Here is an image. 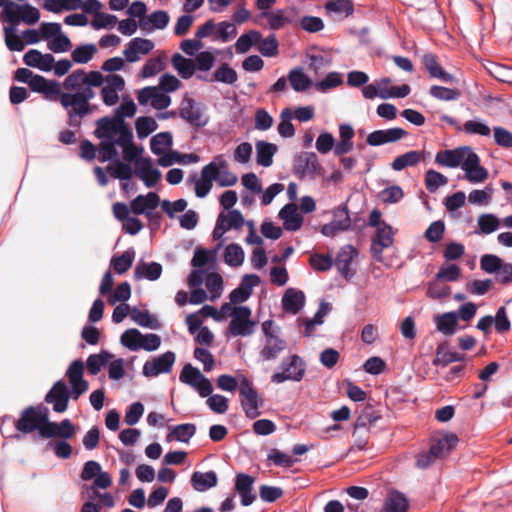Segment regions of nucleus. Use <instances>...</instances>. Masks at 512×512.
Wrapping results in <instances>:
<instances>
[{
	"mask_svg": "<svg viewBox=\"0 0 512 512\" xmlns=\"http://www.w3.org/2000/svg\"><path fill=\"white\" fill-rule=\"evenodd\" d=\"M73 72L81 73L80 78L84 84L80 85V90H75L74 93H82V102L77 105H72L64 108L67 113V123L72 128L79 129L82 125V120L90 115L94 106L90 103L95 97L94 88L101 87V98L106 106H113L119 101V92L125 87L124 78L118 74H109L103 76L99 71L92 70L86 72L84 69H76ZM73 94V92H71Z\"/></svg>",
	"mask_w": 512,
	"mask_h": 512,
	"instance_id": "nucleus-1",
	"label": "nucleus"
},
{
	"mask_svg": "<svg viewBox=\"0 0 512 512\" xmlns=\"http://www.w3.org/2000/svg\"><path fill=\"white\" fill-rule=\"evenodd\" d=\"M80 76L81 73L72 72L61 83L57 80L46 79L42 75L34 74L28 68H18L15 71L14 79L27 84L31 91L41 94L46 101L58 102L64 109L82 102V93H70L80 90V85L84 84Z\"/></svg>",
	"mask_w": 512,
	"mask_h": 512,
	"instance_id": "nucleus-2",
	"label": "nucleus"
},
{
	"mask_svg": "<svg viewBox=\"0 0 512 512\" xmlns=\"http://www.w3.org/2000/svg\"><path fill=\"white\" fill-rule=\"evenodd\" d=\"M95 137L100 140H115L117 144L128 143L129 137H133L131 128L125 120L104 116L97 120Z\"/></svg>",
	"mask_w": 512,
	"mask_h": 512,
	"instance_id": "nucleus-3",
	"label": "nucleus"
},
{
	"mask_svg": "<svg viewBox=\"0 0 512 512\" xmlns=\"http://www.w3.org/2000/svg\"><path fill=\"white\" fill-rule=\"evenodd\" d=\"M306 363L296 355H289L281 361L277 371L271 376V382L281 384L286 381L300 382L306 373Z\"/></svg>",
	"mask_w": 512,
	"mask_h": 512,
	"instance_id": "nucleus-4",
	"label": "nucleus"
},
{
	"mask_svg": "<svg viewBox=\"0 0 512 512\" xmlns=\"http://www.w3.org/2000/svg\"><path fill=\"white\" fill-rule=\"evenodd\" d=\"M239 395L245 416L248 419L257 418L260 415L259 408L263 405V400L246 376H242L240 379Z\"/></svg>",
	"mask_w": 512,
	"mask_h": 512,
	"instance_id": "nucleus-5",
	"label": "nucleus"
},
{
	"mask_svg": "<svg viewBox=\"0 0 512 512\" xmlns=\"http://www.w3.org/2000/svg\"><path fill=\"white\" fill-rule=\"evenodd\" d=\"M252 311L248 306H237L232 309L228 329L233 336L247 337L254 333L256 322L251 320Z\"/></svg>",
	"mask_w": 512,
	"mask_h": 512,
	"instance_id": "nucleus-6",
	"label": "nucleus"
},
{
	"mask_svg": "<svg viewBox=\"0 0 512 512\" xmlns=\"http://www.w3.org/2000/svg\"><path fill=\"white\" fill-rule=\"evenodd\" d=\"M179 380L192 387L202 398L209 396L213 392L212 382L198 368L191 364H186L183 367Z\"/></svg>",
	"mask_w": 512,
	"mask_h": 512,
	"instance_id": "nucleus-7",
	"label": "nucleus"
},
{
	"mask_svg": "<svg viewBox=\"0 0 512 512\" xmlns=\"http://www.w3.org/2000/svg\"><path fill=\"white\" fill-rule=\"evenodd\" d=\"M44 413H48V408L42 404L26 407L15 422L16 430L24 434L39 431Z\"/></svg>",
	"mask_w": 512,
	"mask_h": 512,
	"instance_id": "nucleus-8",
	"label": "nucleus"
},
{
	"mask_svg": "<svg viewBox=\"0 0 512 512\" xmlns=\"http://www.w3.org/2000/svg\"><path fill=\"white\" fill-rule=\"evenodd\" d=\"M297 11L294 7H285L282 9H276L274 11L261 12L256 22L260 23L261 18H267L268 27L273 30H280L286 25L294 24L296 22Z\"/></svg>",
	"mask_w": 512,
	"mask_h": 512,
	"instance_id": "nucleus-9",
	"label": "nucleus"
},
{
	"mask_svg": "<svg viewBox=\"0 0 512 512\" xmlns=\"http://www.w3.org/2000/svg\"><path fill=\"white\" fill-rule=\"evenodd\" d=\"M176 355L172 351H167L161 355L147 360L142 368V374L145 377H157L161 374L169 373L175 363Z\"/></svg>",
	"mask_w": 512,
	"mask_h": 512,
	"instance_id": "nucleus-10",
	"label": "nucleus"
},
{
	"mask_svg": "<svg viewBox=\"0 0 512 512\" xmlns=\"http://www.w3.org/2000/svg\"><path fill=\"white\" fill-rule=\"evenodd\" d=\"M84 363L82 360H74L66 371V376L71 385L72 399L77 400L89 389V383L83 378Z\"/></svg>",
	"mask_w": 512,
	"mask_h": 512,
	"instance_id": "nucleus-11",
	"label": "nucleus"
},
{
	"mask_svg": "<svg viewBox=\"0 0 512 512\" xmlns=\"http://www.w3.org/2000/svg\"><path fill=\"white\" fill-rule=\"evenodd\" d=\"M72 398L71 390L63 380L56 381L45 395V402L53 405V411L63 413L68 408L69 399Z\"/></svg>",
	"mask_w": 512,
	"mask_h": 512,
	"instance_id": "nucleus-12",
	"label": "nucleus"
},
{
	"mask_svg": "<svg viewBox=\"0 0 512 512\" xmlns=\"http://www.w3.org/2000/svg\"><path fill=\"white\" fill-rule=\"evenodd\" d=\"M180 117L191 126L200 128L207 124L204 118L203 105L193 98H184L179 108Z\"/></svg>",
	"mask_w": 512,
	"mask_h": 512,
	"instance_id": "nucleus-13",
	"label": "nucleus"
},
{
	"mask_svg": "<svg viewBox=\"0 0 512 512\" xmlns=\"http://www.w3.org/2000/svg\"><path fill=\"white\" fill-rule=\"evenodd\" d=\"M464 170V178L470 183H481L488 177V171L480 165L479 156L472 150L468 151V155L461 165Z\"/></svg>",
	"mask_w": 512,
	"mask_h": 512,
	"instance_id": "nucleus-14",
	"label": "nucleus"
},
{
	"mask_svg": "<svg viewBox=\"0 0 512 512\" xmlns=\"http://www.w3.org/2000/svg\"><path fill=\"white\" fill-rule=\"evenodd\" d=\"M392 227L384 224L377 228L376 234L371 240V255L377 261H382V254L384 249L389 248L394 243Z\"/></svg>",
	"mask_w": 512,
	"mask_h": 512,
	"instance_id": "nucleus-15",
	"label": "nucleus"
},
{
	"mask_svg": "<svg viewBox=\"0 0 512 512\" xmlns=\"http://www.w3.org/2000/svg\"><path fill=\"white\" fill-rule=\"evenodd\" d=\"M319 162L316 153L301 152L294 158L293 173L299 177L314 176L319 169Z\"/></svg>",
	"mask_w": 512,
	"mask_h": 512,
	"instance_id": "nucleus-16",
	"label": "nucleus"
},
{
	"mask_svg": "<svg viewBox=\"0 0 512 512\" xmlns=\"http://www.w3.org/2000/svg\"><path fill=\"white\" fill-rule=\"evenodd\" d=\"M357 254L358 251L352 245L343 246L337 253L334 264L346 280H350L356 273L352 268V263Z\"/></svg>",
	"mask_w": 512,
	"mask_h": 512,
	"instance_id": "nucleus-17",
	"label": "nucleus"
},
{
	"mask_svg": "<svg viewBox=\"0 0 512 512\" xmlns=\"http://www.w3.org/2000/svg\"><path fill=\"white\" fill-rule=\"evenodd\" d=\"M135 174L148 188L155 186L161 178L160 170L153 166L150 157L136 161Z\"/></svg>",
	"mask_w": 512,
	"mask_h": 512,
	"instance_id": "nucleus-18",
	"label": "nucleus"
},
{
	"mask_svg": "<svg viewBox=\"0 0 512 512\" xmlns=\"http://www.w3.org/2000/svg\"><path fill=\"white\" fill-rule=\"evenodd\" d=\"M406 135L407 132L400 127L375 130L367 136L366 142L370 146H380L387 143L396 142Z\"/></svg>",
	"mask_w": 512,
	"mask_h": 512,
	"instance_id": "nucleus-19",
	"label": "nucleus"
},
{
	"mask_svg": "<svg viewBox=\"0 0 512 512\" xmlns=\"http://www.w3.org/2000/svg\"><path fill=\"white\" fill-rule=\"evenodd\" d=\"M159 196L155 192H149L146 195H138L130 204L131 210L135 215L144 214L151 218L153 210L159 205Z\"/></svg>",
	"mask_w": 512,
	"mask_h": 512,
	"instance_id": "nucleus-20",
	"label": "nucleus"
},
{
	"mask_svg": "<svg viewBox=\"0 0 512 512\" xmlns=\"http://www.w3.org/2000/svg\"><path fill=\"white\" fill-rule=\"evenodd\" d=\"M470 150L469 147L441 150L436 154L435 162L445 167L456 168L462 165Z\"/></svg>",
	"mask_w": 512,
	"mask_h": 512,
	"instance_id": "nucleus-21",
	"label": "nucleus"
},
{
	"mask_svg": "<svg viewBox=\"0 0 512 512\" xmlns=\"http://www.w3.org/2000/svg\"><path fill=\"white\" fill-rule=\"evenodd\" d=\"M153 48L152 40L136 37L129 41L123 53L127 62L134 63L140 59V54L147 55Z\"/></svg>",
	"mask_w": 512,
	"mask_h": 512,
	"instance_id": "nucleus-22",
	"label": "nucleus"
},
{
	"mask_svg": "<svg viewBox=\"0 0 512 512\" xmlns=\"http://www.w3.org/2000/svg\"><path fill=\"white\" fill-rule=\"evenodd\" d=\"M254 478L245 473H238L235 480V490L240 496L241 505L250 506L256 499L253 491Z\"/></svg>",
	"mask_w": 512,
	"mask_h": 512,
	"instance_id": "nucleus-23",
	"label": "nucleus"
},
{
	"mask_svg": "<svg viewBox=\"0 0 512 512\" xmlns=\"http://www.w3.org/2000/svg\"><path fill=\"white\" fill-rule=\"evenodd\" d=\"M279 218L283 220V226L287 231H297L302 227L303 216L298 211L295 203H288L281 208L278 214Z\"/></svg>",
	"mask_w": 512,
	"mask_h": 512,
	"instance_id": "nucleus-24",
	"label": "nucleus"
},
{
	"mask_svg": "<svg viewBox=\"0 0 512 512\" xmlns=\"http://www.w3.org/2000/svg\"><path fill=\"white\" fill-rule=\"evenodd\" d=\"M305 305V294L301 290L295 288H288L282 296V307L283 310L288 313L295 315Z\"/></svg>",
	"mask_w": 512,
	"mask_h": 512,
	"instance_id": "nucleus-25",
	"label": "nucleus"
},
{
	"mask_svg": "<svg viewBox=\"0 0 512 512\" xmlns=\"http://www.w3.org/2000/svg\"><path fill=\"white\" fill-rule=\"evenodd\" d=\"M286 346V341L279 336H269V338H265L259 354L260 358L264 361L275 360L286 349Z\"/></svg>",
	"mask_w": 512,
	"mask_h": 512,
	"instance_id": "nucleus-26",
	"label": "nucleus"
},
{
	"mask_svg": "<svg viewBox=\"0 0 512 512\" xmlns=\"http://www.w3.org/2000/svg\"><path fill=\"white\" fill-rule=\"evenodd\" d=\"M162 265L158 262L139 261L134 269V278L136 280L146 279L156 281L161 277Z\"/></svg>",
	"mask_w": 512,
	"mask_h": 512,
	"instance_id": "nucleus-27",
	"label": "nucleus"
},
{
	"mask_svg": "<svg viewBox=\"0 0 512 512\" xmlns=\"http://www.w3.org/2000/svg\"><path fill=\"white\" fill-rule=\"evenodd\" d=\"M169 15L164 10H158L152 12L147 17H142L139 20V25L141 29L153 31V30H162L167 27L169 23Z\"/></svg>",
	"mask_w": 512,
	"mask_h": 512,
	"instance_id": "nucleus-28",
	"label": "nucleus"
},
{
	"mask_svg": "<svg viewBox=\"0 0 512 512\" xmlns=\"http://www.w3.org/2000/svg\"><path fill=\"white\" fill-rule=\"evenodd\" d=\"M217 482V474L212 470L207 472L195 471L191 476L192 487L198 492H204L215 487Z\"/></svg>",
	"mask_w": 512,
	"mask_h": 512,
	"instance_id": "nucleus-29",
	"label": "nucleus"
},
{
	"mask_svg": "<svg viewBox=\"0 0 512 512\" xmlns=\"http://www.w3.org/2000/svg\"><path fill=\"white\" fill-rule=\"evenodd\" d=\"M458 437L453 434H446L443 437L433 441L430 450L434 457L443 458L445 457L457 444Z\"/></svg>",
	"mask_w": 512,
	"mask_h": 512,
	"instance_id": "nucleus-30",
	"label": "nucleus"
},
{
	"mask_svg": "<svg viewBox=\"0 0 512 512\" xmlns=\"http://www.w3.org/2000/svg\"><path fill=\"white\" fill-rule=\"evenodd\" d=\"M255 148L257 164L263 167H270L273 163V156L278 150L277 146L264 140H259L256 142Z\"/></svg>",
	"mask_w": 512,
	"mask_h": 512,
	"instance_id": "nucleus-31",
	"label": "nucleus"
},
{
	"mask_svg": "<svg viewBox=\"0 0 512 512\" xmlns=\"http://www.w3.org/2000/svg\"><path fill=\"white\" fill-rule=\"evenodd\" d=\"M409 503L404 494L393 491L385 499L380 512H408Z\"/></svg>",
	"mask_w": 512,
	"mask_h": 512,
	"instance_id": "nucleus-32",
	"label": "nucleus"
},
{
	"mask_svg": "<svg viewBox=\"0 0 512 512\" xmlns=\"http://www.w3.org/2000/svg\"><path fill=\"white\" fill-rule=\"evenodd\" d=\"M426 155L425 151H408L397 156L393 160L391 167L395 171H401L408 166L417 165L422 159H425Z\"/></svg>",
	"mask_w": 512,
	"mask_h": 512,
	"instance_id": "nucleus-33",
	"label": "nucleus"
},
{
	"mask_svg": "<svg viewBox=\"0 0 512 512\" xmlns=\"http://www.w3.org/2000/svg\"><path fill=\"white\" fill-rule=\"evenodd\" d=\"M434 322L438 331L445 335H453L456 332L458 315L454 311L446 312L436 316Z\"/></svg>",
	"mask_w": 512,
	"mask_h": 512,
	"instance_id": "nucleus-34",
	"label": "nucleus"
},
{
	"mask_svg": "<svg viewBox=\"0 0 512 512\" xmlns=\"http://www.w3.org/2000/svg\"><path fill=\"white\" fill-rule=\"evenodd\" d=\"M221 168H227V161L223 155H217L201 169V178L210 182L217 181L221 174Z\"/></svg>",
	"mask_w": 512,
	"mask_h": 512,
	"instance_id": "nucleus-35",
	"label": "nucleus"
},
{
	"mask_svg": "<svg viewBox=\"0 0 512 512\" xmlns=\"http://www.w3.org/2000/svg\"><path fill=\"white\" fill-rule=\"evenodd\" d=\"M287 79L291 85V88L295 92H303L307 90L311 84V79L303 72L301 67H295L291 69L287 75Z\"/></svg>",
	"mask_w": 512,
	"mask_h": 512,
	"instance_id": "nucleus-36",
	"label": "nucleus"
},
{
	"mask_svg": "<svg viewBox=\"0 0 512 512\" xmlns=\"http://www.w3.org/2000/svg\"><path fill=\"white\" fill-rule=\"evenodd\" d=\"M130 317L135 323L144 328L159 329L161 326L159 320L148 310L143 311L133 307L130 311Z\"/></svg>",
	"mask_w": 512,
	"mask_h": 512,
	"instance_id": "nucleus-37",
	"label": "nucleus"
},
{
	"mask_svg": "<svg viewBox=\"0 0 512 512\" xmlns=\"http://www.w3.org/2000/svg\"><path fill=\"white\" fill-rule=\"evenodd\" d=\"M173 145V136L171 132L165 131L154 135L150 140L151 152L156 156H161Z\"/></svg>",
	"mask_w": 512,
	"mask_h": 512,
	"instance_id": "nucleus-38",
	"label": "nucleus"
},
{
	"mask_svg": "<svg viewBox=\"0 0 512 512\" xmlns=\"http://www.w3.org/2000/svg\"><path fill=\"white\" fill-rule=\"evenodd\" d=\"M172 65L174 69L183 79H189L195 72V64L193 59L185 58L179 53L172 56Z\"/></svg>",
	"mask_w": 512,
	"mask_h": 512,
	"instance_id": "nucleus-39",
	"label": "nucleus"
},
{
	"mask_svg": "<svg viewBox=\"0 0 512 512\" xmlns=\"http://www.w3.org/2000/svg\"><path fill=\"white\" fill-rule=\"evenodd\" d=\"M464 359V354L456 351H450L446 345L440 344L436 348V358L434 359L433 364L446 366L452 362H460Z\"/></svg>",
	"mask_w": 512,
	"mask_h": 512,
	"instance_id": "nucleus-40",
	"label": "nucleus"
},
{
	"mask_svg": "<svg viewBox=\"0 0 512 512\" xmlns=\"http://www.w3.org/2000/svg\"><path fill=\"white\" fill-rule=\"evenodd\" d=\"M113 357L114 355L107 350H102L98 354L89 355L86 360L88 372L91 375H97L101 371V368L106 365Z\"/></svg>",
	"mask_w": 512,
	"mask_h": 512,
	"instance_id": "nucleus-41",
	"label": "nucleus"
},
{
	"mask_svg": "<svg viewBox=\"0 0 512 512\" xmlns=\"http://www.w3.org/2000/svg\"><path fill=\"white\" fill-rule=\"evenodd\" d=\"M238 80L237 72L227 63H222L212 74L210 81L234 85Z\"/></svg>",
	"mask_w": 512,
	"mask_h": 512,
	"instance_id": "nucleus-42",
	"label": "nucleus"
},
{
	"mask_svg": "<svg viewBox=\"0 0 512 512\" xmlns=\"http://www.w3.org/2000/svg\"><path fill=\"white\" fill-rule=\"evenodd\" d=\"M380 416L372 407H366L363 409L354 425L353 435H356L361 429L365 430V433H368L369 427L374 424Z\"/></svg>",
	"mask_w": 512,
	"mask_h": 512,
	"instance_id": "nucleus-43",
	"label": "nucleus"
},
{
	"mask_svg": "<svg viewBox=\"0 0 512 512\" xmlns=\"http://www.w3.org/2000/svg\"><path fill=\"white\" fill-rule=\"evenodd\" d=\"M261 33L256 30L242 34L235 43L237 53L244 54L261 40Z\"/></svg>",
	"mask_w": 512,
	"mask_h": 512,
	"instance_id": "nucleus-44",
	"label": "nucleus"
},
{
	"mask_svg": "<svg viewBox=\"0 0 512 512\" xmlns=\"http://www.w3.org/2000/svg\"><path fill=\"white\" fill-rule=\"evenodd\" d=\"M325 9L329 14L348 17L354 12V4L351 0H333L326 3Z\"/></svg>",
	"mask_w": 512,
	"mask_h": 512,
	"instance_id": "nucleus-45",
	"label": "nucleus"
},
{
	"mask_svg": "<svg viewBox=\"0 0 512 512\" xmlns=\"http://www.w3.org/2000/svg\"><path fill=\"white\" fill-rule=\"evenodd\" d=\"M157 128L158 124L156 120L150 116H140L135 121V129L139 139L148 137L151 133L156 131Z\"/></svg>",
	"mask_w": 512,
	"mask_h": 512,
	"instance_id": "nucleus-46",
	"label": "nucleus"
},
{
	"mask_svg": "<svg viewBox=\"0 0 512 512\" xmlns=\"http://www.w3.org/2000/svg\"><path fill=\"white\" fill-rule=\"evenodd\" d=\"M225 263L231 267H238L244 262V251L239 244L231 243L224 251Z\"/></svg>",
	"mask_w": 512,
	"mask_h": 512,
	"instance_id": "nucleus-47",
	"label": "nucleus"
},
{
	"mask_svg": "<svg viewBox=\"0 0 512 512\" xmlns=\"http://www.w3.org/2000/svg\"><path fill=\"white\" fill-rule=\"evenodd\" d=\"M5 44L10 51L20 52L25 48V43L17 34V26L8 25L4 27Z\"/></svg>",
	"mask_w": 512,
	"mask_h": 512,
	"instance_id": "nucleus-48",
	"label": "nucleus"
},
{
	"mask_svg": "<svg viewBox=\"0 0 512 512\" xmlns=\"http://www.w3.org/2000/svg\"><path fill=\"white\" fill-rule=\"evenodd\" d=\"M97 47L94 44L77 46L71 53L72 60L77 64L88 63L96 54Z\"/></svg>",
	"mask_w": 512,
	"mask_h": 512,
	"instance_id": "nucleus-49",
	"label": "nucleus"
},
{
	"mask_svg": "<svg viewBox=\"0 0 512 512\" xmlns=\"http://www.w3.org/2000/svg\"><path fill=\"white\" fill-rule=\"evenodd\" d=\"M118 144L115 140H101L98 148V160L105 163L110 160L118 159V151L116 149Z\"/></svg>",
	"mask_w": 512,
	"mask_h": 512,
	"instance_id": "nucleus-50",
	"label": "nucleus"
},
{
	"mask_svg": "<svg viewBox=\"0 0 512 512\" xmlns=\"http://www.w3.org/2000/svg\"><path fill=\"white\" fill-rule=\"evenodd\" d=\"M135 252L133 249L124 251L120 256L113 257L111 264L118 274L127 272L133 264Z\"/></svg>",
	"mask_w": 512,
	"mask_h": 512,
	"instance_id": "nucleus-51",
	"label": "nucleus"
},
{
	"mask_svg": "<svg viewBox=\"0 0 512 512\" xmlns=\"http://www.w3.org/2000/svg\"><path fill=\"white\" fill-rule=\"evenodd\" d=\"M142 333L135 328L126 330L120 338L121 344L131 351H138L141 349Z\"/></svg>",
	"mask_w": 512,
	"mask_h": 512,
	"instance_id": "nucleus-52",
	"label": "nucleus"
},
{
	"mask_svg": "<svg viewBox=\"0 0 512 512\" xmlns=\"http://www.w3.org/2000/svg\"><path fill=\"white\" fill-rule=\"evenodd\" d=\"M333 219L331 220L339 229L347 231L351 229V219L348 211L347 204H341L333 211Z\"/></svg>",
	"mask_w": 512,
	"mask_h": 512,
	"instance_id": "nucleus-53",
	"label": "nucleus"
},
{
	"mask_svg": "<svg viewBox=\"0 0 512 512\" xmlns=\"http://www.w3.org/2000/svg\"><path fill=\"white\" fill-rule=\"evenodd\" d=\"M429 94L433 98L441 101H455L461 95L458 89H452L439 85H432L429 89Z\"/></svg>",
	"mask_w": 512,
	"mask_h": 512,
	"instance_id": "nucleus-54",
	"label": "nucleus"
},
{
	"mask_svg": "<svg viewBox=\"0 0 512 512\" xmlns=\"http://www.w3.org/2000/svg\"><path fill=\"white\" fill-rule=\"evenodd\" d=\"M448 178L433 169H429L425 174V185L430 193H434L440 186L446 185Z\"/></svg>",
	"mask_w": 512,
	"mask_h": 512,
	"instance_id": "nucleus-55",
	"label": "nucleus"
},
{
	"mask_svg": "<svg viewBox=\"0 0 512 512\" xmlns=\"http://www.w3.org/2000/svg\"><path fill=\"white\" fill-rule=\"evenodd\" d=\"M110 175L115 179L130 180L133 176V170L131 166L120 160H115L113 165L108 166Z\"/></svg>",
	"mask_w": 512,
	"mask_h": 512,
	"instance_id": "nucleus-56",
	"label": "nucleus"
},
{
	"mask_svg": "<svg viewBox=\"0 0 512 512\" xmlns=\"http://www.w3.org/2000/svg\"><path fill=\"white\" fill-rule=\"evenodd\" d=\"M292 112L285 108L281 112V122L278 125V133L283 138H291L295 135V127L291 122Z\"/></svg>",
	"mask_w": 512,
	"mask_h": 512,
	"instance_id": "nucleus-57",
	"label": "nucleus"
},
{
	"mask_svg": "<svg viewBox=\"0 0 512 512\" xmlns=\"http://www.w3.org/2000/svg\"><path fill=\"white\" fill-rule=\"evenodd\" d=\"M267 458L275 466L282 468H290L297 462V459L275 448L271 449Z\"/></svg>",
	"mask_w": 512,
	"mask_h": 512,
	"instance_id": "nucleus-58",
	"label": "nucleus"
},
{
	"mask_svg": "<svg viewBox=\"0 0 512 512\" xmlns=\"http://www.w3.org/2000/svg\"><path fill=\"white\" fill-rule=\"evenodd\" d=\"M503 265L500 257L493 254H485L480 259V267L486 273H495L498 275Z\"/></svg>",
	"mask_w": 512,
	"mask_h": 512,
	"instance_id": "nucleus-59",
	"label": "nucleus"
},
{
	"mask_svg": "<svg viewBox=\"0 0 512 512\" xmlns=\"http://www.w3.org/2000/svg\"><path fill=\"white\" fill-rule=\"evenodd\" d=\"M205 285L211 294V299L218 298L223 292V278L219 273H209L206 276Z\"/></svg>",
	"mask_w": 512,
	"mask_h": 512,
	"instance_id": "nucleus-60",
	"label": "nucleus"
},
{
	"mask_svg": "<svg viewBox=\"0 0 512 512\" xmlns=\"http://www.w3.org/2000/svg\"><path fill=\"white\" fill-rule=\"evenodd\" d=\"M22 10H23L22 5H19L15 2L11 1L5 5L2 13H3L4 19L9 22V25L18 26V24L21 22Z\"/></svg>",
	"mask_w": 512,
	"mask_h": 512,
	"instance_id": "nucleus-61",
	"label": "nucleus"
},
{
	"mask_svg": "<svg viewBox=\"0 0 512 512\" xmlns=\"http://www.w3.org/2000/svg\"><path fill=\"white\" fill-rule=\"evenodd\" d=\"M463 131L469 135L489 136V126L480 119L468 120L463 125Z\"/></svg>",
	"mask_w": 512,
	"mask_h": 512,
	"instance_id": "nucleus-62",
	"label": "nucleus"
},
{
	"mask_svg": "<svg viewBox=\"0 0 512 512\" xmlns=\"http://www.w3.org/2000/svg\"><path fill=\"white\" fill-rule=\"evenodd\" d=\"M171 433L177 441L188 443L196 433V426L192 423L176 425Z\"/></svg>",
	"mask_w": 512,
	"mask_h": 512,
	"instance_id": "nucleus-63",
	"label": "nucleus"
},
{
	"mask_svg": "<svg viewBox=\"0 0 512 512\" xmlns=\"http://www.w3.org/2000/svg\"><path fill=\"white\" fill-rule=\"evenodd\" d=\"M206 404L211 411L217 414H224L229 408V400L227 397L212 393L207 396Z\"/></svg>",
	"mask_w": 512,
	"mask_h": 512,
	"instance_id": "nucleus-64",
	"label": "nucleus"
}]
</instances>
